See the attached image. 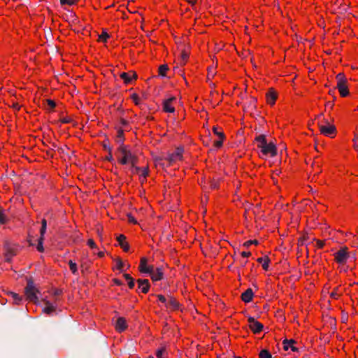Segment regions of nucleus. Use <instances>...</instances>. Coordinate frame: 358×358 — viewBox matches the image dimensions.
I'll use <instances>...</instances> for the list:
<instances>
[{"label": "nucleus", "instance_id": "1", "mask_svg": "<svg viewBox=\"0 0 358 358\" xmlns=\"http://www.w3.org/2000/svg\"><path fill=\"white\" fill-rule=\"evenodd\" d=\"M117 162L122 165H129L133 169L138 163V157L130 148L122 143L115 152Z\"/></svg>", "mask_w": 358, "mask_h": 358}, {"label": "nucleus", "instance_id": "2", "mask_svg": "<svg viewBox=\"0 0 358 358\" xmlns=\"http://www.w3.org/2000/svg\"><path fill=\"white\" fill-rule=\"evenodd\" d=\"M257 148L260 149L262 154L264 156L275 157L277 155V148L273 142H267L264 135L256 137Z\"/></svg>", "mask_w": 358, "mask_h": 358}, {"label": "nucleus", "instance_id": "3", "mask_svg": "<svg viewBox=\"0 0 358 358\" xmlns=\"http://www.w3.org/2000/svg\"><path fill=\"white\" fill-rule=\"evenodd\" d=\"M334 261L339 265L338 269L341 272H347L348 268L344 265L350 258V252L348 248H341L337 252L334 253Z\"/></svg>", "mask_w": 358, "mask_h": 358}, {"label": "nucleus", "instance_id": "4", "mask_svg": "<svg viewBox=\"0 0 358 358\" xmlns=\"http://www.w3.org/2000/svg\"><path fill=\"white\" fill-rule=\"evenodd\" d=\"M337 89L339 92L341 96L346 97L349 94L348 87L347 86V80L345 76L342 73H338L336 76Z\"/></svg>", "mask_w": 358, "mask_h": 358}, {"label": "nucleus", "instance_id": "5", "mask_svg": "<svg viewBox=\"0 0 358 358\" xmlns=\"http://www.w3.org/2000/svg\"><path fill=\"white\" fill-rule=\"evenodd\" d=\"M38 290L34 287V282L31 280L27 282L25 287V295L31 301L36 302L38 301L37 293Z\"/></svg>", "mask_w": 358, "mask_h": 358}, {"label": "nucleus", "instance_id": "6", "mask_svg": "<svg viewBox=\"0 0 358 358\" xmlns=\"http://www.w3.org/2000/svg\"><path fill=\"white\" fill-rule=\"evenodd\" d=\"M320 131L322 134L329 138H334L337 132L336 127L329 123L320 125Z\"/></svg>", "mask_w": 358, "mask_h": 358}, {"label": "nucleus", "instance_id": "7", "mask_svg": "<svg viewBox=\"0 0 358 358\" xmlns=\"http://www.w3.org/2000/svg\"><path fill=\"white\" fill-rule=\"evenodd\" d=\"M154 268L155 266L152 264H148V261L146 257H143L141 258L138 265V271L140 273L149 275L152 271H153Z\"/></svg>", "mask_w": 358, "mask_h": 358}, {"label": "nucleus", "instance_id": "8", "mask_svg": "<svg viewBox=\"0 0 358 358\" xmlns=\"http://www.w3.org/2000/svg\"><path fill=\"white\" fill-rule=\"evenodd\" d=\"M131 171L133 174H138L139 176V180L141 183H143L146 180L149 173V169L148 167L140 168L136 166V165L135 167L131 169Z\"/></svg>", "mask_w": 358, "mask_h": 358}, {"label": "nucleus", "instance_id": "9", "mask_svg": "<svg viewBox=\"0 0 358 358\" xmlns=\"http://www.w3.org/2000/svg\"><path fill=\"white\" fill-rule=\"evenodd\" d=\"M248 322L249 328L254 334H259L263 330V324L255 318L252 317H249Z\"/></svg>", "mask_w": 358, "mask_h": 358}, {"label": "nucleus", "instance_id": "10", "mask_svg": "<svg viewBox=\"0 0 358 358\" xmlns=\"http://www.w3.org/2000/svg\"><path fill=\"white\" fill-rule=\"evenodd\" d=\"M176 97H171L166 99L163 103V109L166 113H173L175 111Z\"/></svg>", "mask_w": 358, "mask_h": 358}, {"label": "nucleus", "instance_id": "11", "mask_svg": "<svg viewBox=\"0 0 358 358\" xmlns=\"http://www.w3.org/2000/svg\"><path fill=\"white\" fill-rule=\"evenodd\" d=\"M278 99V93L273 88H270L266 94V101L267 104L273 106Z\"/></svg>", "mask_w": 358, "mask_h": 358}, {"label": "nucleus", "instance_id": "12", "mask_svg": "<svg viewBox=\"0 0 358 358\" xmlns=\"http://www.w3.org/2000/svg\"><path fill=\"white\" fill-rule=\"evenodd\" d=\"M46 227H47V222L45 219H43L41 222V237L38 241V244L37 245V250L39 252H43V236L46 231Z\"/></svg>", "mask_w": 358, "mask_h": 358}, {"label": "nucleus", "instance_id": "13", "mask_svg": "<svg viewBox=\"0 0 358 358\" xmlns=\"http://www.w3.org/2000/svg\"><path fill=\"white\" fill-rule=\"evenodd\" d=\"M121 79L123 80L125 84H129L132 80H136L137 78V75L134 71L129 72H123L120 74Z\"/></svg>", "mask_w": 358, "mask_h": 358}, {"label": "nucleus", "instance_id": "14", "mask_svg": "<svg viewBox=\"0 0 358 358\" xmlns=\"http://www.w3.org/2000/svg\"><path fill=\"white\" fill-rule=\"evenodd\" d=\"M127 323L124 317H120L117 319L115 324V329L117 331L121 333L125 331L127 328Z\"/></svg>", "mask_w": 358, "mask_h": 358}, {"label": "nucleus", "instance_id": "15", "mask_svg": "<svg viewBox=\"0 0 358 358\" xmlns=\"http://www.w3.org/2000/svg\"><path fill=\"white\" fill-rule=\"evenodd\" d=\"M149 275L153 281H159L163 278L164 273L161 267H157L153 269Z\"/></svg>", "mask_w": 358, "mask_h": 358}, {"label": "nucleus", "instance_id": "16", "mask_svg": "<svg viewBox=\"0 0 358 358\" xmlns=\"http://www.w3.org/2000/svg\"><path fill=\"white\" fill-rule=\"evenodd\" d=\"M182 149L177 148L176 150L169 156L168 160L170 163L181 160L182 157Z\"/></svg>", "mask_w": 358, "mask_h": 358}, {"label": "nucleus", "instance_id": "17", "mask_svg": "<svg viewBox=\"0 0 358 358\" xmlns=\"http://www.w3.org/2000/svg\"><path fill=\"white\" fill-rule=\"evenodd\" d=\"M117 241L119 243V245L124 252H128L129 250V245L126 241V236L123 234H120L117 237Z\"/></svg>", "mask_w": 358, "mask_h": 358}, {"label": "nucleus", "instance_id": "18", "mask_svg": "<svg viewBox=\"0 0 358 358\" xmlns=\"http://www.w3.org/2000/svg\"><path fill=\"white\" fill-rule=\"evenodd\" d=\"M137 282L138 284V289H140L143 293L146 294L148 292L150 289V283L148 280L138 279Z\"/></svg>", "mask_w": 358, "mask_h": 358}, {"label": "nucleus", "instance_id": "19", "mask_svg": "<svg viewBox=\"0 0 358 358\" xmlns=\"http://www.w3.org/2000/svg\"><path fill=\"white\" fill-rule=\"evenodd\" d=\"M45 307L43 310V313L50 315L56 310V306L48 301L44 300Z\"/></svg>", "mask_w": 358, "mask_h": 358}, {"label": "nucleus", "instance_id": "20", "mask_svg": "<svg viewBox=\"0 0 358 358\" xmlns=\"http://www.w3.org/2000/svg\"><path fill=\"white\" fill-rule=\"evenodd\" d=\"M295 341L292 339L291 340H285L283 341V348L285 350H288L290 349L292 352L298 351V348L294 345Z\"/></svg>", "mask_w": 358, "mask_h": 358}, {"label": "nucleus", "instance_id": "21", "mask_svg": "<svg viewBox=\"0 0 358 358\" xmlns=\"http://www.w3.org/2000/svg\"><path fill=\"white\" fill-rule=\"evenodd\" d=\"M253 295L254 294L252 289L249 288L241 294V299L245 303H249L252 300Z\"/></svg>", "mask_w": 358, "mask_h": 358}, {"label": "nucleus", "instance_id": "22", "mask_svg": "<svg viewBox=\"0 0 358 358\" xmlns=\"http://www.w3.org/2000/svg\"><path fill=\"white\" fill-rule=\"evenodd\" d=\"M257 261L262 264V268L264 271H268L270 264V259L268 257H259Z\"/></svg>", "mask_w": 358, "mask_h": 358}, {"label": "nucleus", "instance_id": "23", "mask_svg": "<svg viewBox=\"0 0 358 358\" xmlns=\"http://www.w3.org/2000/svg\"><path fill=\"white\" fill-rule=\"evenodd\" d=\"M115 269H117L120 271H122L124 270V267L125 266L124 263L120 258H117L115 259Z\"/></svg>", "mask_w": 358, "mask_h": 358}, {"label": "nucleus", "instance_id": "24", "mask_svg": "<svg viewBox=\"0 0 358 358\" xmlns=\"http://www.w3.org/2000/svg\"><path fill=\"white\" fill-rule=\"evenodd\" d=\"M60 4L65 7V6H71L73 5H76L78 0H59Z\"/></svg>", "mask_w": 358, "mask_h": 358}, {"label": "nucleus", "instance_id": "25", "mask_svg": "<svg viewBox=\"0 0 358 358\" xmlns=\"http://www.w3.org/2000/svg\"><path fill=\"white\" fill-rule=\"evenodd\" d=\"M108 38H109V35L106 31H103L99 36V41H100V42L106 43Z\"/></svg>", "mask_w": 358, "mask_h": 358}, {"label": "nucleus", "instance_id": "26", "mask_svg": "<svg viewBox=\"0 0 358 358\" xmlns=\"http://www.w3.org/2000/svg\"><path fill=\"white\" fill-rule=\"evenodd\" d=\"M130 98L132 100V101L135 103V105L138 106L141 103V98L137 94H132Z\"/></svg>", "mask_w": 358, "mask_h": 358}, {"label": "nucleus", "instance_id": "27", "mask_svg": "<svg viewBox=\"0 0 358 358\" xmlns=\"http://www.w3.org/2000/svg\"><path fill=\"white\" fill-rule=\"evenodd\" d=\"M69 268H70L71 271L73 274H76L77 273V271H78L77 264L75 262H73L72 260H70L69 262Z\"/></svg>", "mask_w": 358, "mask_h": 358}, {"label": "nucleus", "instance_id": "28", "mask_svg": "<svg viewBox=\"0 0 358 358\" xmlns=\"http://www.w3.org/2000/svg\"><path fill=\"white\" fill-rule=\"evenodd\" d=\"M259 358H271V354L267 350H262L259 352Z\"/></svg>", "mask_w": 358, "mask_h": 358}, {"label": "nucleus", "instance_id": "29", "mask_svg": "<svg viewBox=\"0 0 358 358\" xmlns=\"http://www.w3.org/2000/svg\"><path fill=\"white\" fill-rule=\"evenodd\" d=\"M168 69H168V66L166 65H161L159 67V74L162 76H165Z\"/></svg>", "mask_w": 358, "mask_h": 358}, {"label": "nucleus", "instance_id": "30", "mask_svg": "<svg viewBox=\"0 0 358 358\" xmlns=\"http://www.w3.org/2000/svg\"><path fill=\"white\" fill-rule=\"evenodd\" d=\"M9 294L12 296V298L15 301V303H17V304L20 303V302L22 300V298L19 294L14 293V292H10Z\"/></svg>", "mask_w": 358, "mask_h": 358}, {"label": "nucleus", "instance_id": "31", "mask_svg": "<svg viewBox=\"0 0 358 358\" xmlns=\"http://www.w3.org/2000/svg\"><path fill=\"white\" fill-rule=\"evenodd\" d=\"M7 222V217L2 208H0V224H4Z\"/></svg>", "mask_w": 358, "mask_h": 358}, {"label": "nucleus", "instance_id": "32", "mask_svg": "<svg viewBox=\"0 0 358 358\" xmlns=\"http://www.w3.org/2000/svg\"><path fill=\"white\" fill-rule=\"evenodd\" d=\"M224 138L219 137V139L214 141V146L217 148H220L222 147L223 143Z\"/></svg>", "mask_w": 358, "mask_h": 358}, {"label": "nucleus", "instance_id": "33", "mask_svg": "<svg viewBox=\"0 0 358 358\" xmlns=\"http://www.w3.org/2000/svg\"><path fill=\"white\" fill-rule=\"evenodd\" d=\"M325 245V241L322 240H316L315 241V247L318 249H322L324 248Z\"/></svg>", "mask_w": 358, "mask_h": 358}, {"label": "nucleus", "instance_id": "34", "mask_svg": "<svg viewBox=\"0 0 358 358\" xmlns=\"http://www.w3.org/2000/svg\"><path fill=\"white\" fill-rule=\"evenodd\" d=\"M117 141H121L122 143L123 142V141H124V133H123V131L122 129H119L117 131Z\"/></svg>", "mask_w": 358, "mask_h": 358}, {"label": "nucleus", "instance_id": "35", "mask_svg": "<svg viewBox=\"0 0 358 358\" xmlns=\"http://www.w3.org/2000/svg\"><path fill=\"white\" fill-rule=\"evenodd\" d=\"M257 245L258 244V241L257 240H250V241H247L246 242H245L243 243V246L244 247H249L251 245Z\"/></svg>", "mask_w": 358, "mask_h": 358}, {"label": "nucleus", "instance_id": "36", "mask_svg": "<svg viewBox=\"0 0 358 358\" xmlns=\"http://www.w3.org/2000/svg\"><path fill=\"white\" fill-rule=\"evenodd\" d=\"M87 244L92 249L96 248V244L92 238L88 239Z\"/></svg>", "mask_w": 358, "mask_h": 358}, {"label": "nucleus", "instance_id": "37", "mask_svg": "<svg viewBox=\"0 0 358 358\" xmlns=\"http://www.w3.org/2000/svg\"><path fill=\"white\" fill-rule=\"evenodd\" d=\"M188 58V55L185 52L181 53V62L180 64H185Z\"/></svg>", "mask_w": 358, "mask_h": 358}, {"label": "nucleus", "instance_id": "38", "mask_svg": "<svg viewBox=\"0 0 358 358\" xmlns=\"http://www.w3.org/2000/svg\"><path fill=\"white\" fill-rule=\"evenodd\" d=\"M213 133L217 135L218 137H222V138H224V134L222 132L218 130V128L217 127H214L213 128Z\"/></svg>", "mask_w": 358, "mask_h": 358}, {"label": "nucleus", "instance_id": "39", "mask_svg": "<svg viewBox=\"0 0 358 358\" xmlns=\"http://www.w3.org/2000/svg\"><path fill=\"white\" fill-rule=\"evenodd\" d=\"M47 104H48V107L51 109H53L56 106L55 102L51 99L47 100Z\"/></svg>", "mask_w": 358, "mask_h": 358}, {"label": "nucleus", "instance_id": "40", "mask_svg": "<svg viewBox=\"0 0 358 358\" xmlns=\"http://www.w3.org/2000/svg\"><path fill=\"white\" fill-rule=\"evenodd\" d=\"M21 107L22 106L17 102L13 103L12 105V108L16 111L20 110Z\"/></svg>", "mask_w": 358, "mask_h": 358}, {"label": "nucleus", "instance_id": "41", "mask_svg": "<svg viewBox=\"0 0 358 358\" xmlns=\"http://www.w3.org/2000/svg\"><path fill=\"white\" fill-rule=\"evenodd\" d=\"M164 353V349H159L157 351L156 356L157 358H164L163 355Z\"/></svg>", "mask_w": 358, "mask_h": 358}, {"label": "nucleus", "instance_id": "42", "mask_svg": "<svg viewBox=\"0 0 358 358\" xmlns=\"http://www.w3.org/2000/svg\"><path fill=\"white\" fill-rule=\"evenodd\" d=\"M170 303H171V304L172 305V306H173L174 308H178V303L175 299H171L170 300Z\"/></svg>", "mask_w": 358, "mask_h": 358}, {"label": "nucleus", "instance_id": "43", "mask_svg": "<svg viewBox=\"0 0 358 358\" xmlns=\"http://www.w3.org/2000/svg\"><path fill=\"white\" fill-rule=\"evenodd\" d=\"M157 299H158L159 301H160L162 303L166 302V298L163 295H161V294L157 295Z\"/></svg>", "mask_w": 358, "mask_h": 358}, {"label": "nucleus", "instance_id": "44", "mask_svg": "<svg viewBox=\"0 0 358 358\" xmlns=\"http://www.w3.org/2000/svg\"><path fill=\"white\" fill-rule=\"evenodd\" d=\"M241 255L243 257H249L251 255V252H250L243 251V252H241Z\"/></svg>", "mask_w": 358, "mask_h": 358}, {"label": "nucleus", "instance_id": "45", "mask_svg": "<svg viewBox=\"0 0 358 358\" xmlns=\"http://www.w3.org/2000/svg\"><path fill=\"white\" fill-rule=\"evenodd\" d=\"M123 276L127 282L133 279V278L128 273H124Z\"/></svg>", "mask_w": 358, "mask_h": 358}, {"label": "nucleus", "instance_id": "46", "mask_svg": "<svg viewBox=\"0 0 358 358\" xmlns=\"http://www.w3.org/2000/svg\"><path fill=\"white\" fill-rule=\"evenodd\" d=\"M128 286L130 289H133L134 287V279L131 280L130 281H128Z\"/></svg>", "mask_w": 358, "mask_h": 358}, {"label": "nucleus", "instance_id": "47", "mask_svg": "<svg viewBox=\"0 0 358 358\" xmlns=\"http://www.w3.org/2000/svg\"><path fill=\"white\" fill-rule=\"evenodd\" d=\"M128 219H129V222H131V223H133V224H136L137 223V222L135 220V218L134 217H132V216H129Z\"/></svg>", "mask_w": 358, "mask_h": 358}, {"label": "nucleus", "instance_id": "48", "mask_svg": "<svg viewBox=\"0 0 358 358\" xmlns=\"http://www.w3.org/2000/svg\"><path fill=\"white\" fill-rule=\"evenodd\" d=\"M218 185L217 184V182H212L211 184H210V187L211 189H216L217 188Z\"/></svg>", "mask_w": 358, "mask_h": 358}, {"label": "nucleus", "instance_id": "49", "mask_svg": "<svg viewBox=\"0 0 358 358\" xmlns=\"http://www.w3.org/2000/svg\"><path fill=\"white\" fill-rule=\"evenodd\" d=\"M338 294L336 292H332L331 293V296L334 299H337L338 297Z\"/></svg>", "mask_w": 358, "mask_h": 358}, {"label": "nucleus", "instance_id": "50", "mask_svg": "<svg viewBox=\"0 0 358 358\" xmlns=\"http://www.w3.org/2000/svg\"><path fill=\"white\" fill-rule=\"evenodd\" d=\"M97 255L100 258L103 257L105 255V252L103 251H100L97 253Z\"/></svg>", "mask_w": 358, "mask_h": 358}, {"label": "nucleus", "instance_id": "51", "mask_svg": "<svg viewBox=\"0 0 358 358\" xmlns=\"http://www.w3.org/2000/svg\"><path fill=\"white\" fill-rule=\"evenodd\" d=\"M196 0H187V2L191 5H194L196 3Z\"/></svg>", "mask_w": 358, "mask_h": 358}, {"label": "nucleus", "instance_id": "52", "mask_svg": "<svg viewBox=\"0 0 358 358\" xmlns=\"http://www.w3.org/2000/svg\"><path fill=\"white\" fill-rule=\"evenodd\" d=\"M208 76V78L209 79L210 76L211 77L213 76V73H210V71H209L208 73V76Z\"/></svg>", "mask_w": 358, "mask_h": 358}, {"label": "nucleus", "instance_id": "53", "mask_svg": "<svg viewBox=\"0 0 358 358\" xmlns=\"http://www.w3.org/2000/svg\"><path fill=\"white\" fill-rule=\"evenodd\" d=\"M115 282H116L117 285H119V284H120V283H119V282H118L117 280H115Z\"/></svg>", "mask_w": 358, "mask_h": 358}, {"label": "nucleus", "instance_id": "54", "mask_svg": "<svg viewBox=\"0 0 358 358\" xmlns=\"http://www.w3.org/2000/svg\"><path fill=\"white\" fill-rule=\"evenodd\" d=\"M63 122H67L66 120H63Z\"/></svg>", "mask_w": 358, "mask_h": 358}, {"label": "nucleus", "instance_id": "55", "mask_svg": "<svg viewBox=\"0 0 358 358\" xmlns=\"http://www.w3.org/2000/svg\"><path fill=\"white\" fill-rule=\"evenodd\" d=\"M149 358H155V357H150Z\"/></svg>", "mask_w": 358, "mask_h": 358}, {"label": "nucleus", "instance_id": "56", "mask_svg": "<svg viewBox=\"0 0 358 358\" xmlns=\"http://www.w3.org/2000/svg\"><path fill=\"white\" fill-rule=\"evenodd\" d=\"M237 358H241V357H237Z\"/></svg>", "mask_w": 358, "mask_h": 358}]
</instances>
